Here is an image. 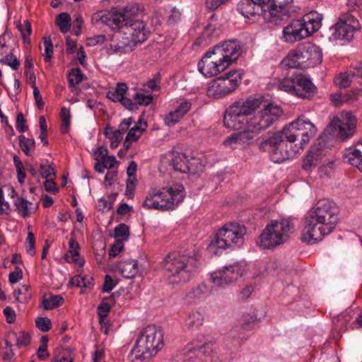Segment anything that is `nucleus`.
Segmentation results:
<instances>
[{
  "instance_id": "f257e3e1",
  "label": "nucleus",
  "mask_w": 362,
  "mask_h": 362,
  "mask_svg": "<svg viewBox=\"0 0 362 362\" xmlns=\"http://www.w3.org/2000/svg\"><path fill=\"white\" fill-rule=\"evenodd\" d=\"M282 112L279 105L262 98L250 97L235 101L225 111L223 124L227 128L243 131L228 136L224 145L251 144L262 131L276 121Z\"/></svg>"
},
{
  "instance_id": "f03ea898",
  "label": "nucleus",
  "mask_w": 362,
  "mask_h": 362,
  "mask_svg": "<svg viewBox=\"0 0 362 362\" xmlns=\"http://www.w3.org/2000/svg\"><path fill=\"white\" fill-rule=\"evenodd\" d=\"M317 132L315 125L305 116H300L281 131L268 132V138L260 142L259 149L269 151L271 160L281 163L293 158Z\"/></svg>"
},
{
  "instance_id": "7ed1b4c3",
  "label": "nucleus",
  "mask_w": 362,
  "mask_h": 362,
  "mask_svg": "<svg viewBox=\"0 0 362 362\" xmlns=\"http://www.w3.org/2000/svg\"><path fill=\"white\" fill-rule=\"evenodd\" d=\"M339 210L337 204L328 199H320L307 214L300 240L317 242L329 235L339 222Z\"/></svg>"
},
{
  "instance_id": "20e7f679",
  "label": "nucleus",
  "mask_w": 362,
  "mask_h": 362,
  "mask_svg": "<svg viewBox=\"0 0 362 362\" xmlns=\"http://www.w3.org/2000/svg\"><path fill=\"white\" fill-rule=\"evenodd\" d=\"M185 197V187L180 183H174L161 189H151L146 197L142 206L148 209L160 211L173 210Z\"/></svg>"
},
{
  "instance_id": "39448f33",
  "label": "nucleus",
  "mask_w": 362,
  "mask_h": 362,
  "mask_svg": "<svg viewBox=\"0 0 362 362\" xmlns=\"http://www.w3.org/2000/svg\"><path fill=\"white\" fill-rule=\"evenodd\" d=\"M163 346L162 331L155 325H148L136 339L135 345L128 355V360L131 362L142 361L156 355Z\"/></svg>"
},
{
  "instance_id": "423d86ee",
  "label": "nucleus",
  "mask_w": 362,
  "mask_h": 362,
  "mask_svg": "<svg viewBox=\"0 0 362 362\" xmlns=\"http://www.w3.org/2000/svg\"><path fill=\"white\" fill-rule=\"evenodd\" d=\"M246 233L247 228L244 225L236 222L227 223L216 233L207 250L209 252L217 255L219 249L240 248L245 243Z\"/></svg>"
},
{
  "instance_id": "0eeeda50",
  "label": "nucleus",
  "mask_w": 362,
  "mask_h": 362,
  "mask_svg": "<svg viewBox=\"0 0 362 362\" xmlns=\"http://www.w3.org/2000/svg\"><path fill=\"white\" fill-rule=\"evenodd\" d=\"M295 231V225L291 219L272 221L257 240V244L263 249L271 250L288 242Z\"/></svg>"
},
{
  "instance_id": "6e6552de",
  "label": "nucleus",
  "mask_w": 362,
  "mask_h": 362,
  "mask_svg": "<svg viewBox=\"0 0 362 362\" xmlns=\"http://www.w3.org/2000/svg\"><path fill=\"white\" fill-rule=\"evenodd\" d=\"M322 62V52L320 47L311 42H305L291 51L281 64L288 68L308 69L314 67Z\"/></svg>"
},
{
  "instance_id": "1a4fd4ad",
  "label": "nucleus",
  "mask_w": 362,
  "mask_h": 362,
  "mask_svg": "<svg viewBox=\"0 0 362 362\" xmlns=\"http://www.w3.org/2000/svg\"><path fill=\"white\" fill-rule=\"evenodd\" d=\"M196 264L197 259L193 256L176 252L167 255L163 262V267L170 274L169 281L172 284L188 281L196 268Z\"/></svg>"
},
{
  "instance_id": "9d476101",
  "label": "nucleus",
  "mask_w": 362,
  "mask_h": 362,
  "mask_svg": "<svg viewBox=\"0 0 362 362\" xmlns=\"http://www.w3.org/2000/svg\"><path fill=\"white\" fill-rule=\"evenodd\" d=\"M306 18L308 22L312 25V31H310L307 27L305 19L292 21L284 28L283 38L285 42L294 43L300 41L320 28L322 20V16L320 14L311 12L306 16Z\"/></svg>"
},
{
  "instance_id": "9b49d317",
  "label": "nucleus",
  "mask_w": 362,
  "mask_h": 362,
  "mask_svg": "<svg viewBox=\"0 0 362 362\" xmlns=\"http://www.w3.org/2000/svg\"><path fill=\"white\" fill-rule=\"evenodd\" d=\"M243 71L230 70L214 79L208 89L209 95L214 98H222L233 92L240 84Z\"/></svg>"
},
{
  "instance_id": "f8f14e48",
  "label": "nucleus",
  "mask_w": 362,
  "mask_h": 362,
  "mask_svg": "<svg viewBox=\"0 0 362 362\" xmlns=\"http://www.w3.org/2000/svg\"><path fill=\"white\" fill-rule=\"evenodd\" d=\"M361 28L358 21L351 13H346L340 16L338 21L330 28L333 40L350 42L354 33Z\"/></svg>"
},
{
  "instance_id": "ddd939ff",
  "label": "nucleus",
  "mask_w": 362,
  "mask_h": 362,
  "mask_svg": "<svg viewBox=\"0 0 362 362\" xmlns=\"http://www.w3.org/2000/svg\"><path fill=\"white\" fill-rule=\"evenodd\" d=\"M228 67L220 57L215 54V50L208 51L198 63V69L206 77H212L223 71Z\"/></svg>"
},
{
  "instance_id": "4468645a",
  "label": "nucleus",
  "mask_w": 362,
  "mask_h": 362,
  "mask_svg": "<svg viewBox=\"0 0 362 362\" xmlns=\"http://www.w3.org/2000/svg\"><path fill=\"white\" fill-rule=\"evenodd\" d=\"M356 118L350 112L342 113V119L334 118L330 123L329 128L337 132V136L341 140L353 136L356 127Z\"/></svg>"
},
{
  "instance_id": "2eb2a0df",
  "label": "nucleus",
  "mask_w": 362,
  "mask_h": 362,
  "mask_svg": "<svg viewBox=\"0 0 362 362\" xmlns=\"http://www.w3.org/2000/svg\"><path fill=\"white\" fill-rule=\"evenodd\" d=\"M243 274L244 269L239 264H234L213 273L211 279L218 287H224L237 281Z\"/></svg>"
},
{
  "instance_id": "dca6fc26",
  "label": "nucleus",
  "mask_w": 362,
  "mask_h": 362,
  "mask_svg": "<svg viewBox=\"0 0 362 362\" xmlns=\"http://www.w3.org/2000/svg\"><path fill=\"white\" fill-rule=\"evenodd\" d=\"M213 49L215 50V54L220 57L228 66L236 61L241 53L240 45L236 40L224 41L215 45Z\"/></svg>"
},
{
  "instance_id": "f3484780",
  "label": "nucleus",
  "mask_w": 362,
  "mask_h": 362,
  "mask_svg": "<svg viewBox=\"0 0 362 362\" xmlns=\"http://www.w3.org/2000/svg\"><path fill=\"white\" fill-rule=\"evenodd\" d=\"M268 18L283 20L288 18L292 10L293 0H264Z\"/></svg>"
},
{
  "instance_id": "a211bd4d",
  "label": "nucleus",
  "mask_w": 362,
  "mask_h": 362,
  "mask_svg": "<svg viewBox=\"0 0 362 362\" xmlns=\"http://www.w3.org/2000/svg\"><path fill=\"white\" fill-rule=\"evenodd\" d=\"M264 4V0H240L237 5V11L246 18L260 15L269 18Z\"/></svg>"
},
{
  "instance_id": "6ab92c4d",
  "label": "nucleus",
  "mask_w": 362,
  "mask_h": 362,
  "mask_svg": "<svg viewBox=\"0 0 362 362\" xmlns=\"http://www.w3.org/2000/svg\"><path fill=\"white\" fill-rule=\"evenodd\" d=\"M294 95L310 100L317 93V88L309 78L302 74H296Z\"/></svg>"
},
{
  "instance_id": "aec40b11",
  "label": "nucleus",
  "mask_w": 362,
  "mask_h": 362,
  "mask_svg": "<svg viewBox=\"0 0 362 362\" xmlns=\"http://www.w3.org/2000/svg\"><path fill=\"white\" fill-rule=\"evenodd\" d=\"M121 30L124 35H129L136 45L144 42L149 34L142 20L134 21V23L128 24Z\"/></svg>"
},
{
  "instance_id": "412c9836",
  "label": "nucleus",
  "mask_w": 362,
  "mask_h": 362,
  "mask_svg": "<svg viewBox=\"0 0 362 362\" xmlns=\"http://www.w3.org/2000/svg\"><path fill=\"white\" fill-rule=\"evenodd\" d=\"M118 18H115V21L119 23L120 29L127 26L128 24L134 23V21L140 20L139 8L137 6H127L122 12L117 13Z\"/></svg>"
},
{
  "instance_id": "4be33fe9",
  "label": "nucleus",
  "mask_w": 362,
  "mask_h": 362,
  "mask_svg": "<svg viewBox=\"0 0 362 362\" xmlns=\"http://www.w3.org/2000/svg\"><path fill=\"white\" fill-rule=\"evenodd\" d=\"M115 18H118L117 13H107L104 11H99L93 15L91 17V23L94 25H107L108 26L115 25L120 29L119 23L115 21Z\"/></svg>"
},
{
  "instance_id": "5701e85b",
  "label": "nucleus",
  "mask_w": 362,
  "mask_h": 362,
  "mask_svg": "<svg viewBox=\"0 0 362 362\" xmlns=\"http://www.w3.org/2000/svg\"><path fill=\"white\" fill-rule=\"evenodd\" d=\"M117 267L121 275L126 279H133L139 272L137 260H122Z\"/></svg>"
},
{
  "instance_id": "b1692460",
  "label": "nucleus",
  "mask_w": 362,
  "mask_h": 362,
  "mask_svg": "<svg viewBox=\"0 0 362 362\" xmlns=\"http://www.w3.org/2000/svg\"><path fill=\"white\" fill-rule=\"evenodd\" d=\"M322 158V153L316 148H311L303 159L302 168L307 172L313 170L317 167Z\"/></svg>"
},
{
  "instance_id": "393cba45",
  "label": "nucleus",
  "mask_w": 362,
  "mask_h": 362,
  "mask_svg": "<svg viewBox=\"0 0 362 362\" xmlns=\"http://www.w3.org/2000/svg\"><path fill=\"white\" fill-rule=\"evenodd\" d=\"M117 41L112 40V42L114 43L112 46L115 47V49L117 52H129L134 49L135 47L137 45L130 37L129 35L125 36H117Z\"/></svg>"
},
{
  "instance_id": "a878e982",
  "label": "nucleus",
  "mask_w": 362,
  "mask_h": 362,
  "mask_svg": "<svg viewBox=\"0 0 362 362\" xmlns=\"http://www.w3.org/2000/svg\"><path fill=\"white\" fill-rule=\"evenodd\" d=\"M182 167L180 168V170L182 171V173H189L191 175L199 174L204 169V165L200 160L195 157H191L189 159L187 158V165L183 164Z\"/></svg>"
},
{
  "instance_id": "bb28decb",
  "label": "nucleus",
  "mask_w": 362,
  "mask_h": 362,
  "mask_svg": "<svg viewBox=\"0 0 362 362\" xmlns=\"http://www.w3.org/2000/svg\"><path fill=\"white\" fill-rule=\"evenodd\" d=\"M79 245L76 241L75 238L71 237L69 242V251L67 254H65L64 259L67 262L76 263L77 262V257L79 256Z\"/></svg>"
},
{
  "instance_id": "cd10ccee",
  "label": "nucleus",
  "mask_w": 362,
  "mask_h": 362,
  "mask_svg": "<svg viewBox=\"0 0 362 362\" xmlns=\"http://www.w3.org/2000/svg\"><path fill=\"white\" fill-rule=\"evenodd\" d=\"M127 90V84L124 83H119L113 91H109L107 93V97L114 102H120L124 98Z\"/></svg>"
},
{
  "instance_id": "c85d7f7f",
  "label": "nucleus",
  "mask_w": 362,
  "mask_h": 362,
  "mask_svg": "<svg viewBox=\"0 0 362 362\" xmlns=\"http://www.w3.org/2000/svg\"><path fill=\"white\" fill-rule=\"evenodd\" d=\"M57 25L59 27V30L62 33H66L71 25V18L69 13H61L57 17L55 20Z\"/></svg>"
},
{
  "instance_id": "c756f323",
  "label": "nucleus",
  "mask_w": 362,
  "mask_h": 362,
  "mask_svg": "<svg viewBox=\"0 0 362 362\" xmlns=\"http://www.w3.org/2000/svg\"><path fill=\"white\" fill-rule=\"evenodd\" d=\"M64 300L60 295H50L49 298H43L42 305L45 310H52L62 305Z\"/></svg>"
},
{
  "instance_id": "7c9ffc66",
  "label": "nucleus",
  "mask_w": 362,
  "mask_h": 362,
  "mask_svg": "<svg viewBox=\"0 0 362 362\" xmlns=\"http://www.w3.org/2000/svg\"><path fill=\"white\" fill-rule=\"evenodd\" d=\"M130 235L129 227L125 223H119L114 230V238L122 243L127 241Z\"/></svg>"
},
{
  "instance_id": "2f4dec72",
  "label": "nucleus",
  "mask_w": 362,
  "mask_h": 362,
  "mask_svg": "<svg viewBox=\"0 0 362 362\" xmlns=\"http://www.w3.org/2000/svg\"><path fill=\"white\" fill-rule=\"evenodd\" d=\"M60 117L62 118L60 131L62 134H67L69 131L71 124V113L69 109L65 107H62Z\"/></svg>"
},
{
  "instance_id": "473e14b6",
  "label": "nucleus",
  "mask_w": 362,
  "mask_h": 362,
  "mask_svg": "<svg viewBox=\"0 0 362 362\" xmlns=\"http://www.w3.org/2000/svg\"><path fill=\"white\" fill-rule=\"evenodd\" d=\"M84 78L86 76L82 74L80 68L72 69L68 76L69 86L74 88L75 85L79 84Z\"/></svg>"
},
{
  "instance_id": "72a5a7b5",
  "label": "nucleus",
  "mask_w": 362,
  "mask_h": 362,
  "mask_svg": "<svg viewBox=\"0 0 362 362\" xmlns=\"http://www.w3.org/2000/svg\"><path fill=\"white\" fill-rule=\"evenodd\" d=\"M29 288V286L23 285L21 288L15 289L13 296L16 300L21 303H27L31 298V294L28 293Z\"/></svg>"
},
{
  "instance_id": "f704fd0d",
  "label": "nucleus",
  "mask_w": 362,
  "mask_h": 362,
  "mask_svg": "<svg viewBox=\"0 0 362 362\" xmlns=\"http://www.w3.org/2000/svg\"><path fill=\"white\" fill-rule=\"evenodd\" d=\"M184 165H187V158L185 153H176L173 154V157L170 161V165L173 166V169L175 171L182 173L180 168H182V166Z\"/></svg>"
},
{
  "instance_id": "c9c22d12",
  "label": "nucleus",
  "mask_w": 362,
  "mask_h": 362,
  "mask_svg": "<svg viewBox=\"0 0 362 362\" xmlns=\"http://www.w3.org/2000/svg\"><path fill=\"white\" fill-rule=\"evenodd\" d=\"M296 84V75L291 78H284L279 81L278 83V88L279 90L294 94Z\"/></svg>"
},
{
  "instance_id": "e433bc0d",
  "label": "nucleus",
  "mask_w": 362,
  "mask_h": 362,
  "mask_svg": "<svg viewBox=\"0 0 362 362\" xmlns=\"http://www.w3.org/2000/svg\"><path fill=\"white\" fill-rule=\"evenodd\" d=\"M348 163L351 165L356 166L359 170L362 171V153L358 149H354L348 155Z\"/></svg>"
},
{
  "instance_id": "4c0bfd02",
  "label": "nucleus",
  "mask_w": 362,
  "mask_h": 362,
  "mask_svg": "<svg viewBox=\"0 0 362 362\" xmlns=\"http://www.w3.org/2000/svg\"><path fill=\"white\" fill-rule=\"evenodd\" d=\"M204 317L199 312L192 313L187 320V325L189 329L199 327L202 325Z\"/></svg>"
},
{
  "instance_id": "58836bf2",
  "label": "nucleus",
  "mask_w": 362,
  "mask_h": 362,
  "mask_svg": "<svg viewBox=\"0 0 362 362\" xmlns=\"http://www.w3.org/2000/svg\"><path fill=\"white\" fill-rule=\"evenodd\" d=\"M19 146L26 156H30V151L35 148V142L34 139H28L24 135L18 136Z\"/></svg>"
},
{
  "instance_id": "ea45409f",
  "label": "nucleus",
  "mask_w": 362,
  "mask_h": 362,
  "mask_svg": "<svg viewBox=\"0 0 362 362\" xmlns=\"http://www.w3.org/2000/svg\"><path fill=\"white\" fill-rule=\"evenodd\" d=\"M93 278L85 276H76L71 279L70 284L77 287L88 288L93 284Z\"/></svg>"
},
{
  "instance_id": "a19ab883",
  "label": "nucleus",
  "mask_w": 362,
  "mask_h": 362,
  "mask_svg": "<svg viewBox=\"0 0 362 362\" xmlns=\"http://www.w3.org/2000/svg\"><path fill=\"white\" fill-rule=\"evenodd\" d=\"M257 320L255 315L250 313L243 314L241 320V327L246 330H251L255 328V322Z\"/></svg>"
},
{
  "instance_id": "79ce46f5",
  "label": "nucleus",
  "mask_w": 362,
  "mask_h": 362,
  "mask_svg": "<svg viewBox=\"0 0 362 362\" xmlns=\"http://www.w3.org/2000/svg\"><path fill=\"white\" fill-rule=\"evenodd\" d=\"M24 25H25V30L23 28V25L18 22L17 24V28L21 34L23 41L25 43L29 44L30 42V40L29 37L32 32L31 24L28 20H25V21H24Z\"/></svg>"
},
{
  "instance_id": "37998d69",
  "label": "nucleus",
  "mask_w": 362,
  "mask_h": 362,
  "mask_svg": "<svg viewBox=\"0 0 362 362\" xmlns=\"http://www.w3.org/2000/svg\"><path fill=\"white\" fill-rule=\"evenodd\" d=\"M14 205L16 206V209L18 210V214H20L23 217H26L29 216L28 212V202L23 197H18L15 202Z\"/></svg>"
},
{
  "instance_id": "c03bdc74",
  "label": "nucleus",
  "mask_w": 362,
  "mask_h": 362,
  "mask_svg": "<svg viewBox=\"0 0 362 362\" xmlns=\"http://www.w3.org/2000/svg\"><path fill=\"white\" fill-rule=\"evenodd\" d=\"M1 64L9 66L13 70H18L20 66V61L15 55L10 53L0 59Z\"/></svg>"
},
{
  "instance_id": "a18cd8bd",
  "label": "nucleus",
  "mask_w": 362,
  "mask_h": 362,
  "mask_svg": "<svg viewBox=\"0 0 362 362\" xmlns=\"http://www.w3.org/2000/svg\"><path fill=\"white\" fill-rule=\"evenodd\" d=\"M133 99L135 100V103L137 104V109L139 108V105H148L153 100V96L151 94L144 95L139 92L135 93L132 95Z\"/></svg>"
},
{
  "instance_id": "49530a36",
  "label": "nucleus",
  "mask_w": 362,
  "mask_h": 362,
  "mask_svg": "<svg viewBox=\"0 0 362 362\" xmlns=\"http://www.w3.org/2000/svg\"><path fill=\"white\" fill-rule=\"evenodd\" d=\"M36 327L42 332H48L52 327L51 320L48 317H37L35 320Z\"/></svg>"
},
{
  "instance_id": "de8ad7c7",
  "label": "nucleus",
  "mask_w": 362,
  "mask_h": 362,
  "mask_svg": "<svg viewBox=\"0 0 362 362\" xmlns=\"http://www.w3.org/2000/svg\"><path fill=\"white\" fill-rule=\"evenodd\" d=\"M209 293V290L206 287V286L204 284L197 286L196 288H193L190 292V295H192L194 298H204Z\"/></svg>"
},
{
  "instance_id": "09e8293b",
  "label": "nucleus",
  "mask_w": 362,
  "mask_h": 362,
  "mask_svg": "<svg viewBox=\"0 0 362 362\" xmlns=\"http://www.w3.org/2000/svg\"><path fill=\"white\" fill-rule=\"evenodd\" d=\"M318 171H319L320 176L321 177H330L333 175L334 171V163L330 162L326 165H323L320 166L318 169Z\"/></svg>"
},
{
  "instance_id": "8fccbe9b",
  "label": "nucleus",
  "mask_w": 362,
  "mask_h": 362,
  "mask_svg": "<svg viewBox=\"0 0 362 362\" xmlns=\"http://www.w3.org/2000/svg\"><path fill=\"white\" fill-rule=\"evenodd\" d=\"M39 173L41 177L44 179H47L52 175L55 177L54 168L50 165L40 164Z\"/></svg>"
},
{
  "instance_id": "3c124183",
  "label": "nucleus",
  "mask_w": 362,
  "mask_h": 362,
  "mask_svg": "<svg viewBox=\"0 0 362 362\" xmlns=\"http://www.w3.org/2000/svg\"><path fill=\"white\" fill-rule=\"evenodd\" d=\"M35 236L32 232H28V236L26 238V246L25 250L26 252L31 256H33L35 254Z\"/></svg>"
},
{
  "instance_id": "603ef678",
  "label": "nucleus",
  "mask_w": 362,
  "mask_h": 362,
  "mask_svg": "<svg viewBox=\"0 0 362 362\" xmlns=\"http://www.w3.org/2000/svg\"><path fill=\"white\" fill-rule=\"evenodd\" d=\"M181 118H182V117L176 112L175 110H174L165 116L164 121L165 124L171 127L177 124L181 119Z\"/></svg>"
},
{
  "instance_id": "864d4df0",
  "label": "nucleus",
  "mask_w": 362,
  "mask_h": 362,
  "mask_svg": "<svg viewBox=\"0 0 362 362\" xmlns=\"http://www.w3.org/2000/svg\"><path fill=\"white\" fill-rule=\"evenodd\" d=\"M351 76V71L347 73H341L337 78V85L339 88H346L351 85L350 76Z\"/></svg>"
},
{
  "instance_id": "5fc2aeb1",
  "label": "nucleus",
  "mask_w": 362,
  "mask_h": 362,
  "mask_svg": "<svg viewBox=\"0 0 362 362\" xmlns=\"http://www.w3.org/2000/svg\"><path fill=\"white\" fill-rule=\"evenodd\" d=\"M44 39V46H45V58L44 60L45 62H49L52 57V53H53V45L52 40L50 39H46L45 37Z\"/></svg>"
},
{
  "instance_id": "6e6d98bb",
  "label": "nucleus",
  "mask_w": 362,
  "mask_h": 362,
  "mask_svg": "<svg viewBox=\"0 0 362 362\" xmlns=\"http://www.w3.org/2000/svg\"><path fill=\"white\" fill-rule=\"evenodd\" d=\"M330 99L335 106H339L342 103L349 102V98L344 96V93L340 92L331 94Z\"/></svg>"
},
{
  "instance_id": "4d7b16f0",
  "label": "nucleus",
  "mask_w": 362,
  "mask_h": 362,
  "mask_svg": "<svg viewBox=\"0 0 362 362\" xmlns=\"http://www.w3.org/2000/svg\"><path fill=\"white\" fill-rule=\"evenodd\" d=\"M124 247L123 243L121 240H115V243L111 246L109 250V257H115Z\"/></svg>"
},
{
  "instance_id": "13d9d810",
  "label": "nucleus",
  "mask_w": 362,
  "mask_h": 362,
  "mask_svg": "<svg viewBox=\"0 0 362 362\" xmlns=\"http://www.w3.org/2000/svg\"><path fill=\"white\" fill-rule=\"evenodd\" d=\"M133 122L134 121L132 117L124 119L119 125V129L115 132H116V134H117L123 135L127 130H129V127Z\"/></svg>"
},
{
  "instance_id": "bf43d9fd",
  "label": "nucleus",
  "mask_w": 362,
  "mask_h": 362,
  "mask_svg": "<svg viewBox=\"0 0 362 362\" xmlns=\"http://www.w3.org/2000/svg\"><path fill=\"white\" fill-rule=\"evenodd\" d=\"M16 271L12 272L8 275V281L11 284H15L23 278L22 269L16 266L15 267Z\"/></svg>"
},
{
  "instance_id": "052dcab7",
  "label": "nucleus",
  "mask_w": 362,
  "mask_h": 362,
  "mask_svg": "<svg viewBox=\"0 0 362 362\" xmlns=\"http://www.w3.org/2000/svg\"><path fill=\"white\" fill-rule=\"evenodd\" d=\"M16 126L18 131L21 133H23L28 129V127L25 125V120L21 112L17 114Z\"/></svg>"
},
{
  "instance_id": "680f3d73",
  "label": "nucleus",
  "mask_w": 362,
  "mask_h": 362,
  "mask_svg": "<svg viewBox=\"0 0 362 362\" xmlns=\"http://www.w3.org/2000/svg\"><path fill=\"white\" fill-rule=\"evenodd\" d=\"M181 19L180 12L175 8L171 10V14L168 17V23L170 25H174Z\"/></svg>"
},
{
  "instance_id": "e2e57ef3",
  "label": "nucleus",
  "mask_w": 362,
  "mask_h": 362,
  "mask_svg": "<svg viewBox=\"0 0 362 362\" xmlns=\"http://www.w3.org/2000/svg\"><path fill=\"white\" fill-rule=\"evenodd\" d=\"M115 285L116 284L114 282L111 276L106 274L105 276V281L102 291L104 293H109L113 289Z\"/></svg>"
},
{
  "instance_id": "0e129e2a",
  "label": "nucleus",
  "mask_w": 362,
  "mask_h": 362,
  "mask_svg": "<svg viewBox=\"0 0 362 362\" xmlns=\"http://www.w3.org/2000/svg\"><path fill=\"white\" fill-rule=\"evenodd\" d=\"M4 315L6 316V321L8 324H12L16 320L15 311L10 306L6 307L3 310Z\"/></svg>"
},
{
  "instance_id": "69168bd1",
  "label": "nucleus",
  "mask_w": 362,
  "mask_h": 362,
  "mask_svg": "<svg viewBox=\"0 0 362 362\" xmlns=\"http://www.w3.org/2000/svg\"><path fill=\"white\" fill-rule=\"evenodd\" d=\"M83 24V20L81 16L78 15L73 21V31L76 35H79L81 33V28Z\"/></svg>"
},
{
  "instance_id": "338daca9",
  "label": "nucleus",
  "mask_w": 362,
  "mask_h": 362,
  "mask_svg": "<svg viewBox=\"0 0 362 362\" xmlns=\"http://www.w3.org/2000/svg\"><path fill=\"white\" fill-rule=\"evenodd\" d=\"M105 298L100 303L98 307V314L100 317H106L110 310V305L105 302Z\"/></svg>"
},
{
  "instance_id": "774afa93",
  "label": "nucleus",
  "mask_w": 362,
  "mask_h": 362,
  "mask_svg": "<svg viewBox=\"0 0 362 362\" xmlns=\"http://www.w3.org/2000/svg\"><path fill=\"white\" fill-rule=\"evenodd\" d=\"M191 106H192L191 103L185 100V101L181 103L175 110L176 111V112L180 114V115L183 117L190 110Z\"/></svg>"
}]
</instances>
